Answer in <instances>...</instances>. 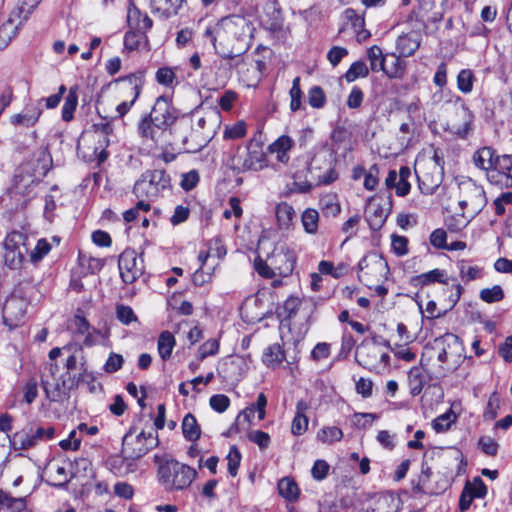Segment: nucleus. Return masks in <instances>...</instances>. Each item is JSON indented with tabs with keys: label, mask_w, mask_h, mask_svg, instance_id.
Instances as JSON below:
<instances>
[{
	"label": "nucleus",
	"mask_w": 512,
	"mask_h": 512,
	"mask_svg": "<svg viewBox=\"0 0 512 512\" xmlns=\"http://www.w3.org/2000/svg\"><path fill=\"white\" fill-rule=\"evenodd\" d=\"M456 421V415L452 412H446L432 422V427L436 432H445Z\"/></svg>",
	"instance_id": "13d9d810"
},
{
	"label": "nucleus",
	"mask_w": 512,
	"mask_h": 512,
	"mask_svg": "<svg viewBox=\"0 0 512 512\" xmlns=\"http://www.w3.org/2000/svg\"><path fill=\"white\" fill-rule=\"evenodd\" d=\"M181 429L184 438L190 442H196L201 436V428L195 416L191 413L184 416Z\"/></svg>",
	"instance_id": "72a5a7b5"
},
{
	"label": "nucleus",
	"mask_w": 512,
	"mask_h": 512,
	"mask_svg": "<svg viewBox=\"0 0 512 512\" xmlns=\"http://www.w3.org/2000/svg\"><path fill=\"white\" fill-rule=\"evenodd\" d=\"M42 433V430H35L32 427L23 428L9 438L10 447L13 450L31 449L41 440Z\"/></svg>",
	"instance_id": "6ab92c4d"
},
{
	"label": "nucleus",
	"mask_w": 512,
	"mask_h": 512,
	"mask_svg": "<svg viewBox=\"0 0 512 512\" xmlns=\"http://www.w3.org/2000/svg\"><path fill=\"white\" fill-rule=\"evenodd\" d=\"M359 364L370 371L379 372L389 364V355L375 343H362L357 349Z\"/></svg>",
	"instance_id": "4468645a"
},
{
	"label": "nucleus",
	"mask_w": 512,
	"mask_h": 512,
	"mask_svg": "<svg viewBox=\"0 0 512 512\" xmlns=\"http://www.w3.org/2000/svg\"><path fill=\"white\" fill-rule=\"evenodd\" d=\"M78 90L79 87L77 85L71 86L65 98L64 104L62 106V119L66 122H69L73 119L74 111L78 105Z\"/></svg>",
	"instance_id": "f704fd0d"
},
{
	"label": "nucleus",
	"mask_w": 512,
	"mask_h": 512,
	"mask_svg": "<svg viewBox=\"0 0 512 512\" xmlns=\"http://www.w3.org/2000/svg\"><path fill=\"white\" fill-rule=\"evenodd\" d=\"M226 459L228 462V472L232 477H235L238 473V468L241 463V454L235 445L230 447Z\"/></svg>",
	"instance_id": "e2e57ef3"
},
{
	"label": "nucleus",
	"mask_w": 512,
	"mask_h": 512,
	"mask_svg": "<svg viewBox=\"0 0 512 512\" xmlns=\"http://www.w3.org/2000/svg\"><path fill=\"white\" fill-rule=\"evenodd\" d=\"M343 437V432L340 428L335 426L323 427L317 433V439L322 443L331 444L340 441Z\"/></svg>",
	"instance_id": "603ef678"
},
{
	"label": "nucleus",
	"mask_w": 512,
	"mask_h": 512,
	"mask_svg": "<svg viewBox=\"0 0 512 512\" xmlns=\"http://www.w3.org/2000/svg\"><path fill=\"white\" fill-rule=\"evenodd\" d=\"M294 145L293 139L288 135H282L268 146L271 154H275L276 160L287 163L290 159L289 152Z\"/></svg>",
	"instance_id": "393cba45"
},
{
	"label": "nucleus",
	"mask_w": 512,
	"mask_h": 512,
	"mask_svg": "<svg viewBox=\"0 0 512 512\" xmlns=\"http://www.w3.org/2000/svg\"><path fill=\"white\" fill-rule=\"evenodd\" d=\"M266 406H267V397L264 393H259L257 396L256 403L247 407L240 415L247 418L248 421H250V417L257 412L258 413V419L261 421L266 416Z\"/></svg>",
	"instance_id": "37998d69"
},
{
	"label": "nucleus",
	"mask_w": 512,
	"mask_h": 512,
	"mask_svg": "<svg viewBox=\"0 0 512 512\" xmlns=\"http://www.w3.org/2000/svg\"><path fill=\"white\" fill-rule=\"evenodd\" d=\"M367 57L371 70L374 72L381 71L386 60V55L383 54L382 49L377 45L371 46L367 50Z\"/></svg>",
	"instance_id": "8fccbe9b"
},
{
	"label": "nucleus",
	"mask_w": 512,
	"mask_h": 512,
	"mask_svg": "<svg viewBox=\"0 0 512 512\" xmlns=\"http://www.w3.org/2000/svg\"><path fill=\"white\" fill-rule=\"evenodd\" d=\"M320 205L326 216L335 217L341 212V206L335 194L324 195L320 200Z\"/></svg>",
	"instance_id": "49530a36"
},
{
	"label": "nucleus",
	"mask_w": 512,
	"mask_h": 512,
	"mask_svg": "<svg viewBox=\"0 0 512 512\" xmlns=\"http://www.w3.org/2000/svg\"><path fill=\"white\" fill-rule=\"evenodd\" d=\"M419 46L420 41L416 33L400 35L396 42V50L403 57L413 55Z\"/></svg>",
	"instance_id": "c756f323"
},
{
	"label": "nucleus",
	"mask_w": 512,
	"mask_h": 512,
	"mask_svg": "<svg viewBox=\"0 0 512 512\" xmlns=\"http://www.w3.org/2000/svg\"><path fill=\"white\" fill-rule=\"evenodd\" d=\"M411 176V170L407 166H402L399 169V178L397 180V184L395 187V192L398 196H406L411 189V185L408 181L409 177Z\"/></svg>",
	"instance_id": "864d4df0"
},
{
	"label": "nucleus",
	"mask_w": 512,
	"mask_h": 512,
	"mask_svg": "<svg viewBox=\"0 0 512 512\" xmlns=\"http://www.w3.org/2000/svg\"><path fill=\"white\" fill-rule=\"evenodd\" d=\"M47 474L54 486H63L69 481L68 472L65 466L57 462L48 464Z\"/></svg>",
	"instance_id": "a19ab883"
},
{
	"label": "nucleus",
	"mask_w": 512,
	"mask_h": 512,
	"mask_svg": "<svg viewBox=\"0 0 512 512\" xmlns=\"http://www.w3.org/2000/svg\"><path fill=\"white\" fill-rule=\"evenodd\" d=\"M375 512H396L397 500L392 494H382L375 502Z\"/></svg>",
	"instance_id": "5fc2aeb1"
},
{
	"label": "nucleus",
	"mask_w": 512,
	"mask_h": 512,
	"mask_svg": "<svg viewBox=\"0 0 512 512\" xmlns=\"http://www.w3.org/2000/svg\"><path fill=\"white\" fill-rule=\"evenodd\" d=\"M221 121L217 107L200 105L181 120L176 137L186 152H198L216 135Z\"/></svg>",
	"instance_id": "f03ea898"
},
{
	"label": "nucleus",
	"mask_w": 512,
	"mask_h": 512,
	"mask_svg": "<svg viewBox=\"0 0 512 512\" xmlns=\"http://www.w3.org/2000/svg\"><path fill=\"white\" fill-rule=\"evenodd\" d=\"M512 155L503 154L486 172L487 181L500 189L512 187Z\"/></svg>",
	"instance_id": "2eb2a0df"
},
{
	"label": "nucleus",
	"mask_w": 512,
	"mask_h": 512,
	"mask_svg": "<svg viewBox=\"0 0 512 512\" xmlns=\"http://www.w3.org/2000/svg\"><path fill=\"white\" fill-rule=\"evenodd\" d=\"M344 19L351 24L356 38L359 42L365 41L370 37V32L365 29V21L362 15H359L354 9L348 8L344 11Z\"/></svg>",
	"instance_id": "cd10ccee"
},
{
	"label": "nucleus",
	"mask_w": 512,
	"mask_h": 512,
	"mask_svg": "<svg viewBox=\"0 0 512 512\" xmlns=\"http://www.w3.org/2000/svg\"><path fill=\"white\" fill-rule=\"evenodd\" d=\"M266 406H267V397L264 393H259L257 396L256 403L247 407L240 415L247 418L248 421H250V417L257 412L258 413V419L261 421L266 416Z\"/></svg>",
	"instance_id": "79ce46f5"
},
{
	"label": "nucleus",
	"mask_w": 512,
	"mask_h": 512,
	"mask_svg": "<svg viewBox=\"0 0 512 512\" xmlns=\"http://www.w3.org/2000/svg\"><path fill=\"white\" fill-rule=\"evenodd\" d=\"M176 345L175 337L169 331H164L159 335L157 341V350L162 360H168Z\"/></svg>",
	"instance_id": "e433bc0d"
},
{
	"label": "nucleus",
	"mask_w": 512,
	"mask_h": 512,
	"mask_svg": "<svg viewBox=\"0 0 512 512\" xmlns=\"http://www.w3.org/2000/svg\"><path fill=\"white\" fill-rule=\"evenodd\" d=\"M296 264L295 252L285 244L275 246L272 253L264 260L260 257L254 261V269L264 278L289 276Z\"/></svg>",
	"instance_id": "20e7f679"
},
{
	"label": "nucleus",
	"mask_w": 512,
	"mask_h": 512,
	"mask_svg": "<svg viewBox=\"0 0 512 512\" xmlns=\"http://www.w3.org/2000/svg\"><path fill=\"white\" fill-rule=\"evenodd\" d=\"M479 297L485 303L491 304L501 301L504 298V292L500 285H494L490 288L482 289Z\"/></svg>",
	"instance_id": "4d7b16f0"
},
{
	"label": "nucleus",
	"mask_w": 512,
	"mask_h": 512,
	"mask_svg": "<svg viewBox=\"0 0 512 512\" xmlns=\"http://www.w3.org/2000/svg\"><path fill=\"white\" fill-rule=\"evenodd\" d=\"M26 241V235L20 231H12L5 237V258L11 267H17L23 262L28 252Z\"/></svg>",
	"instance_id": "dca6fc26"
},
{
	"label": "nucleus",
	"mask_w": 512,
	"mask_h": 512,
	"mask_svg": "<svg viewBox=\"0 0 512 512\" xmlns=\"http://www.w3.org/2000/svg\"><path fill=\"white\" fill-rule=\"evenodd\" d=\"M286 358L285 351L279 343H274L266 347L262 354L263 364L270 369H277Z\"/></svg>",
	"instance_id": "a878e982"
},
{
	"label": "nucleus",
	"mask_w": 512,
	"mask_h": 512,
	"mask_svg": "<svg viewBox=\"0 0 512 512\" xmlns=\"http://www.w3.org/2000/svg\"><path fill=\"white\" fill-rule=\"evenodd\" d=\"M23 20L13 15V11L8 19L0 26V49L5 48L18 34Z\"/></svg>",
	"instance_id": "4be33fe9"
},
{
	"label": "nucleus",
	"mask_w": 512,
	"mask_h": 512,
	"mask_svg": "<svg viewBox=\"0 0 512 512\" xmlns=\"http://www.w3.org/2000/svg\"><path fill=\"white\" fill-rule=\"evenodd\" d=\"M426 383L425 374L420 367H412L408 372V385L411 395L416 396L421 393Z\"/></svg>",
	"instance_id": "4c0bfd02"
},
{
	"label": "nucleus",
	"mask_w": 512,
	"mask_h": 512,
	"mask_svg": "<svg viewBox=\"0 0 512 512\" xmlns=\"http://www.w3.org/2000/svg\"><path fill=\"white\" fill-rule=\"evenodd\" d=\"M475 77L471 70L463 69L458 73L457 76V88L462 93H470L473 89Z\"/></svg>",
	"instance_id": "6e6d98bb"
},
{
	"label": "nucleus",
	"mask_w": 512,
	"mask_h": 512,
	"mask_svg": "<svg viewBox=\"0 0 512 512\" xmlns=\"http://www.w3.org/2000/svg\"><path fill=\"white\" fill-rule=\"evenodd\" d=\"M129 26L138 31H146L152 27V20L142 13L134 4H130L127 12Z\"/></svg>",
	"instance_id": "c85d7f7f"
},
{
	"label": "nucleus",
	"mask_w": 512,
	"mask_h": 512,
	"mask_svg": "<svg viewBox=\"0 0 512 512\" xmlns=\"http://www.w3.org/2000/svg\"><path fill=\"white\" fill-rule=\"evenodd\" d=\"M405 70L406 63L400 56L394 53L386 54V60L381 71H383L388 78L400 79L404 76Z\"/></svg>",
	"instance_id": "bb28decb"
},
{
	"label": "nucleus",
	"mask_w": 512,
	"mask_h": 512,
	"mask_svg": "<svg viewBox=\"0 0 512 512\" xmlns=\"http://www.w3.org/2000/svg\"><path fill=\"white\" fill-rule=\"evenodd\" d=\"M170 187V177L163 170L147 171L134 185L133 192L139 199L137 207L149 211L150 202Z\"/></svg>",
	"instance_id": "0eeeda50"
},
{
	"label": "nucleus",
	"mask_w": 512,
	"mask_h": 512,
	"mask_svg": "<svg viewBox=\"0 0 512 512\" xmlns=\"http://www.w3.org/2000/svg\"><path fill=\"white\" fill-rule=\"evenodd\" d=\"M41 0H21L19 6L13 10V15L26 21Z\"/></svg>",
	"instance_id": "680f3d73"
},
{
	"label": "nucleus",
	"mask_w": 512,
	"mask_h": 512,
	"mask_svg": "<svg viewBox=\"0 0 512 512\" xmlns=\"http://www.w3.org/2000/svg\"><path fill=\"white\" fill-rule=\"evenodd\" d=\"M247 125L244 121H237L231 126H226L224 131L225 139H239L246 135Z\"/></svg>",
	"instance_id": "69168bd1"
},
{
	"label": "nucleus",
	"mask_w": 512,
	"mask_h": 512,
	"mask_svg": "<svg viewBox=\"0 0 512 512\" xmlns=\"http://www.w3.org/2000/svg\"><path fill=\"white\" fill-rule=\"evenodd\" d=\"M448 276L447 273L442 269H433L426 273H422L414 278V281L418 285H429L431 283H442L448 284Z\"/></svg>",
	"instance_id": "ea45409f"
},
{
	"label": "nucleus",
	"mask_w": 512,
	"mask_h": 512,
	"mask_svg": "<svg viewBox=\"0 0 512 512\" xmlns=\"http://www.w3.org/2000/svg\"><path fill=\"white\" fill-rule=\"evenodd\" d=\"M474 216L462 210V213H456L446 218L445 225L452 233H459L465 229Z\"/></svg>",
	"instance_id": "c9c22d12"
},
{
	"label": "nucleus",
	"mask_w": 512,
	"mask_h": 512,
	"mask_svg": "<svg viewBox=\"0 0 512 512\" xmlns=\"http://www.w3.org/2000/svg\"><path fill=\"white\" fill-rule=\"evenodd\" d=\"M146 41V37L143 33L129 31L125 34L124 37V46L125 49L129 51L138 50L142 44Z\"/></svg>",
	"instance_id": "bf43d9fd"
},
{
	"label": "nucleus",
	"mask_w": 512,
	"mask_h": 512,
	"mask_svg": "<svg viewBox=\"0 0 512 512\" xmlns=\"http://www.w3.org/2000/svg\"><path fill=\"white\" fill-rule=\"evenodd\" d=\"M276 219L278 226L281 229H288L292 224L293 218L295 217V211L293 207L287 202H281L276 207Z\"/></svg>",
	"instance_id": "58836bf2"
},
{
	"label": "nucleus",
	"mask_w": 512,
	"mask_h": 512,
	"mask_svg": "<svg viewBox=\"0 0 512 512\" xmlns=\"http://www.w3.org/2000/svg\"><path fill=\"white\" fill-rule=\"evenodd\" d=\"M25 302L21 298L11 297L3 307V320L10 329L18 327L25 317Z\"/></svg>",
	"instance_id": "a211bd4d"
},
{
	"label": "nucleus",
	"mask_w": 512,
	"mask_h": 512,
	"mask_svg": "<svg viewBox=\"0 0 512 512\" xmlns=\"http://www.w3.org/2000/svg\"><path fill=\"white\" fill-rule=\"evenodd\" d=\"M172 110L173 109L168 99L160 96L156 99L154 106L148 116L168 129V127L173 123L175 119Z\"/></svg>",
	"instance_id": "412c9836"
},
{
	"label": "nucleus",
	"mask_w": 512,
	"mask_h": 512,
	"mask_svg": "<svg viewBox=\"0 0 512 512\" xmlns=\"http://www.w3.org/2000/svg\"><path fill=\"white\" fill-rule=\"evenodd\" d=\"M436 355L437 377H446L454 373L466 360L465 348L460 338L453 333H446L432 343Z\"/></svg>",
	"instance_id": "7ed1b4c3"
},
{
	"label": "nucleus",
	"mask_w": 512,
	"mask_h": 512,
	"mask_svg": "<svg viewBox=\"0 0 512 512\" xmlns=\"http://www.w3.org/2000/svg\"><path fill=\"white\" fill-rule=\"evenodd\" d=\"M307 409L308 405L305 401L297 402L295 417L291 424V432L295 436L302 435L308 428V417L305 414Z\"/></svg>",
	"instance_id": "2f4dec72"
},
{
	"label": "nucleus",
	"mask_w": 512,
	"mask_h": 512,
	"mask_svg": "<svg viewBox=\"0 0 512 512\" xmlns=\"http://www.w3.org/2000/svg\"><path fill=\"white\" fill-rule=\"evenodd\" d=\"M473 119L471 110L458 100L451 107L445 129L457 138L465 139L473 131Z\"/></svg>",
	"instance_id": "ddd939ff"
},
{
	"label": "nucleus",
	"mask_w": 512,
	"mask_h": 512,
	"mask_svg": "<svg viewBox=\"0 0 512 512\" xmlns=\"http://www.w3.org/2000/svg\"><path fill=\"white\" fill-rule=\"evenodd\" d=\"M154 11L160 13L161 16L169 18L178 13L184 0H150Z\"/></svg>",
	"instance_id": "473e14b6"
},
{
	"label": "nucleus",
	"mask_w": 512,
	"mask_h": 512,
	"mask_svg": "<svg viewBox=\"0 0 512 512\" xmlns=\"http://www.w3.org/2000/svg\"><path fill=\"white\" fill-rule=\"evenodd\" d=\"M254 30V25L248 18L230 15L219 20L212 28H207L204 35L210 37L219 56L233 59L250 48Z\"/></svg>",
	"instance_id": "f257e3e1"
},
{
	"label": "nucleus",
	"mask_w": 512,
	"mask_h": 512,
	"mask_svg": "<svg viewBox=\"0 0 512 512\" xmlns=\"http://www.w3.org/2000/svg\"><path fill=\"white\" fill-rule=\"evenodd\" d=\"M145 83V73L137 71L115 80V90L119 103L115 108V118L124 117L139 98Z\"/></svg>",
	"instance_id": "1a4fd4ad"
},
{
	"label": "nucleus",
	"mask_w": 512,
	"mask_h": 512,
	"mask_svg": "<svg viewBox=\"0 0 512 512\" xmlns=\"http://www.w3.org/2000/svg\"><path fill=\"white\" fill-rule=\"evenodd\" d=\"M138 134L144 143L158 144L167 129L158 122L154 121L150 116H145L138 124Z\"/></svg>",
	"instance_id": "aec40b11"
},
{
	"label": "nucleus",
	"mask_w": 512,
	"mask_h": 512,
	"mask_svg": "<svg viewBox=\"0 0 512 512\" xmlns=\"http://www.w3.org/2000/svg\"><path fill=\"white\" fill-rule=\"evenodd\" d=\"M459 276L462 281L469 282L482 277V269L478 266L470 265L466 260H460L457 263Z\"/></svg>",
	"instance_id": "c03bdc74"
},
{
	"label": "nucleus",
	"mask_w": 512,
	"mask_h": 512,
	"mask_svg": "<svg viewBox=\"0 0 512 512\" xmlns=\"http://www.w3.org/2000/svg\"><path fill=\"white\" fill-rule=\"evenodd\" d=\"M369 74V68L364 61H356L351 64L344 77L348 83L354 82L359 78H365Z\"/></svg>",
	"instance_id": "de8ad7c7"
},
{
	"label": "nucleus",
	"mask_w": 512,
	"mask_h": 512,
	"mask_svg": "<svg viewBox=\"0 0 512 512\" xmlns=\"http://www.w3.org/2000/svg\"><path fill=\"white\" fill-rule=\"evenodd\" d=\"M290 109L295 112L301 108L302 91L300 88V77H295L292 81V87L289 92Z\"/></svg>",
	"instance_id": "052dcab7"
},
{
	"label": "nucleus",
	"mask_w": 512,
	"mask_h": 512,
	"mask_svg": "<svg viewBox=\"0 0 512 512\" xmlns=\"http://www.w3.org/2000/svg\"><path fill=\"white\" fill-rule=\"evenodd\" d=\"M51 250L50 243L42 238L39 239L34 247V249L30 253V260L33 263H37L43 259Z\"/></svg>",
	"instance_id": "0e129e2a"
},
{
	"label": "nucleus",
	"mask_w": 512,
	"mask_h": 512,
	"mask_svg": "<svg viewBox=\"0 0 512 512\" xmlns=\"http://www.w3.org/2000/svg\"><path fill=\"white\" fill-rule=\"evenodd\" d=\"M158 444L157 435L152 431L138 430L135 426L125 434L122 441V454L126 459H139Z\"/></svg>",
	"instance_id": "9d476101"
},
{
	"label": "nucleus",
	"mask_w": 512,
	"mask_h": 512,
	"mask_svg": "<svg viewBox=\"0 0 512 512\" xmlns=\"http://www.w3.org/2000/svg\"><path fill=\"white\" fill-rule=\"evenodd\" d=\"M124 364V358L121 354L111 352L103 366L106 373H115L119 371Z\"/></svg>",
	"instance_id": "774afa93"
},
{
	"label": "nucleus",
	"mask_w": 512,
	"mask_h": 512,
	"mask_svg": "<svg viewBox=\"0 0 512 512\" xmlns=\"http://www.w3.org/2000/svg\"><path fill=\"white\" fill-rule=\"evenodd\" d=\"M302 225L304 230L309 234H315L318 229L319 214L317 210L307 208L302 213L301 217Z\"/></svg>",
	"instance_id": "09e8293b"
},
{
	"label": "nucleus",
	"mask_w": 512,
	"mask_h": 512,
	"mask_svg": "<svg viewBox=\"0 0 512 512\" xmlns=\"http://www.w3.org/2000/svg\"><path fill=\"white\" fill-rule=\"evenodd\" d=\"M359 278L367 285L383 282L388 274L389 267L384 257L377 252L366 254L358 264Z\"/></svg>",
	"instance_id": "f8f14e48"
},
{
	"label": "nucleus",
	"mask_w": 512,
	"mask_h": 512,
	"mask_svg": "<svg viewBox=\"0 0 512 512\" xmlns=\"http://www.w3.org/2000/svg\"><path fill=\"white\" fill-rule=\"evenodd\" d=\"M279 494L287 501H295L299 495L297 484L288 477L281 479L278 483Z\"/></svg>",
	"instance_id": "a18cd8bd"
},
{
	"label": "nucleus",
	"mask_w": 512,
	"mask_h": 512,
	"mask_svg": "<svg viewBox=\"0 0 512 512\" xmlns=\"http://www.w3.org/2000/svg\"><path fill=\"white\" fill-rule=\"evenodd\" d=\"M499 156L500 155H498L492 147L483 146L473 152L472 162L476 168L486 172L491 168L492 164L499 158Z\"/></svg>",
	"instance_id": "5701e85b"
},
{
	"label": "nucleus",
	"mask_w": 512,
	"mask_h": 512,
	"mask_svg": "<svg viewBox=\"0 0 512 512\" xmlns=\"http://www.w3.org/2000/svg\"><path fill=\"white\" fill-rule=\"evenodd\" d=\"M366 217L372 229H379L386 221L387 212L380 204L370 200L366 208Z\"/></svg>",
	"instance_id": "7c9ffc66"
},
{
	"label": "nucleus",
	"mask_w": 512,
	"mask_h": 512,
	"mask_svg": "<svg viewBox=\"0 0 512 512\" xmlns=\"http://www.w3.org/2000/svg\"><path fill=\"white\" fill-rule=\"evenodd\" d=\"M113 128L109 122L93 125V129L86 131L79 139L77 150L85 161L97 160L102 163L107 158L106 148L109 145V135Z\"/></svg>",
	"instance_id": "39448f33"
},
{
	"label": "nucleus",
	"mask_w": 512,
	"mask_h": 512,
	"mask_svg": "<svg viewBox=\"0 0 512 512\" xmlns=\"http://www.w3.org/2000/svg\"><path fill=\"white\" fill-rule=\"evenodd\" d=\"M414 170L419 189L423 194H433L442 183L443 166L436 151L432 156L418 155Z\"/></svg>",
	"instance_id": "6e6552de"
},
{
	"label": "nucleus",
	"mask_w": 512,
	"mask_h": 512,
	"mask_svg": "<svg viewBox=\"0 0 512 512\" xmlns=\"http://www.w3.org/2000/svg\"><path fill=\"white\" fill-rule=\"evenodd\" d=\"M120 276L125 283H133L143 271V260L135 250H124L118 260Z\"/></svg>",
	"instance_id": "f3484780"
},
{
	"label": "nucleus",
	"mask_w": 512,
	"mask_h": 512,
	"mask_svg": "<svg viewBox=\"0 0 512 512\" xmlns=\"http://www.w3.org/2000/svg\"><path fill=\"white\" fill-rule=\"evenodd\" d=\"M0 505L2 510L21 512L25 509L26 503L23 498H13L7 494L0 493Z\"/></svg>",
	"instance_id": "3c124183"
},
{
	"label": "nucleus",
	"mask_w": 512,
	"mask_h": 512,
	"mask_svg": "<svg viewBox=\"0 0 512 512\" xmlns=\"http://www.w3.org/2000/svg\"><path fill=\"white\" fill-rule=\"evenodd\" d=\"M459 206L470 216L478 215L487 204L485 191L481 185L471 179L459 184Z\"/></svg>",
	"instance_id": "9b49d317"
},
{
	"label": "nucleus",
	"mask_w": 512,
	"mask_h": 512,
	"mask_svg": "<svg viewBox=\"0 0 512 512\" xmlns=\"http://www.w3.org/2000/svg\"><path fill=\"white\" fill-rule=\"evenodd\" d=\"M79 263L81 266L87 268V271L91 274L99 272L104 265L102 259L90 257L85 254L79 255Z\"/></svg>",
	"instance_id": "338daca9"
},
{
	"label": "nucleus",
	"mask_w": 512,
	"mask_h": 512,
	"mask_svg": "<svg viewBox=\"0 0 512 512\" xmlns=\"http://www.w3.org/2000/svg\"><path fill=\"white\" fill-rule=\"evenodd\" d=\"M40 116V109L36 107L25 108L22 112L11 115L9 122L14 127L30 128L38 122Z\"/></svg>",
	"instance_id": "b1692460"
},
{
	"label": "nucleus",
	"mask_w": 512,
	"mask_h": 512,
	"mask_svg": "<svg viewBox=\"0 0 512 512\" xmlns=\"http://www.w3.org/2000/svg\"><path fill=\"white\" fill-rule=\"evenodd\" d=\"M197 472L194 468L175 459L162 461L158 466L157 477L166 491H180L188 488Z\"/></svg>",
	"instance_id": "423d86ee"
}]
</instances>
